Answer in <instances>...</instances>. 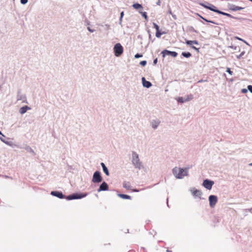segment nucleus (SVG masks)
<instances>
[{
    "mask_svg": "<svg viewBox=\"0 0 252 252\" xmlns=\"http://www.w3.org/2000/svg\"><path fill=\"white\" fill-rule=\"evenodd\" d=\"M188 169L174 167L172 170V173L177 179H182L184 176L188 175Z\"/></svg>",
    "mask_w": 252,
    "mask_h": 252,
    "instance_id": "nucleus-1",
    "label": "nucleus"
},
{
    "mask_svg": "<svg viewBox=\"0 0 252 252\" xmlns=\"http://www.w3.org/2000/svg\"><path fill=\"white\" fill-rule=\"evenodd\" d=\"M131 162L135 168L141 169L143 168L142 162L140 161L139 156L135 152L132 153Z\"/></svg>",
    "mask_w": 252,
    "mask_h": 252,
    "instance_id": "nucleus-2",
    "label": "nucleus"
},
{
    "mask_svg": "<svg viewBox=\"0 0 252 252\" xmlns=\"http://www.w3.org/2000/svg\"><path fill=\"white\" fill-rule=\"evenodd\" d=\"M87 195V193H72L69 195H68L66 197V199L68 200H73V199H81L86 197Z\"/></svg>",
    "mask_w": 252,
    "mask_h": 252,
    "instance_id": "nucleus-3",
    "label": "nucleus"
},
{
    "mask_svg": "<svg viewBox=\"0 0 252 252\" xmlns=\"http://www.w3.org/2000/svg\"><path fill=\"white\" fill-rule=\"evenodd\" d=\"M113 50L116 57H120L124 52L123 47L119 43H116L114 45Z\"/></svg>",
    "mask_w": 252,
    "mask_h": 252,
    "instance_id": "nucleus-4",
    "label": "nucleus"
},
{
    "mask_svg": "<svg viewBox=\"0 0 252 252\" xmlns=\"http://www.w3.org/2000/svg\"><path fill=\"white\" fill-rule=\"evenodd\" d=\"M102 180V178L101 176L100 172L98 171H96L94 172L93 176L92 182L94 183H100Z\"/></svg>",
    "mask_w": 252,
    "mask_h": 252,
    "instance_id": "nucleus-5",
    "label": "nucleus"
},
{
    "mask_svg": "<svg viewBox=\"0 0 252 252\" xmlns=\"http://www.w3.org/2000/svg\"><path fill=\"white\" fill-rule=\"evenodd\" d=\"M209 204L211 208H214L218 201V197L214 195H210L209 196Z\"/></svg>",
    "mask_w": 252,
    "mask_h": 252,
    "instance_id": "nucleus-6",
    "label": "nucleus"
},
{
    "mask_svg": "<svg viewBox=\"0 0 252 252\" xmlns=\"http://www.w3.org/2000/svg\"><path fill=\"white\" fill-rule=\"evenodd\" d=\"M192 195L195 198L198 197L201 198L202 192L200 190L194 188H190L189 189Z\"/></svg>",
    "mask_w": 252,
    "mask_h": 252,
    "instance_id": "nucleus-7",
    "label": "nucleus"
},
{
    "mask_svg": "<svg viewBox=\"0 0 252 252\" xmlns=\"http://www.w3.org/2000/svg\"><path fill=\"white\" fill-rule=\"evenodd\" d=\"M214 184V183L213 181L208 179H205L203 181L202 185L205 188L210 190L212 189Z\"/></svg>",
    "mask_w": 252,
    "mask_h": 252,
    "instance_id": "nucleus-8",
    "label": "nucleus"
},
{
    "mask_svg": "<svg viewBox=\"0 0 252 252\" xmlns=\"http://www.w3.org/2000/svg\"><path fill=\"white\" fill-rule=\"evenodd\" d=\"M162 57L164 58L166 55L171 56L173 57H177L178 54L175 51H170L167 50H164L161 52Z\"/></svg>",
    "mask_w": 252,
    "mask_h": 252,
    "instance_id": "nucleus-9",
    "label": "nucleus"
},
{
    "mask_svg": "<svg viewBox=\"0 0 252 252\" xmlns=\"http://www.w3.org/2000/svg\"><path fill=\"white\" fill-rule=\"evenodd\" d=\"M51 194L53 196L57 197L59 198L62 199V198H66V197L63 194V193L61 191H52L51 192Z\"/></svg>",
    "mask_w": 252,
    "mask_h": 252,
    "instance_id": "nucleus-10",
    "label": "nucleus"
},
{
    "mask_svg": "<svg viewBox=\"0 0 252 252\" xmlns=\"http://www.w3.org/2000/svg\"><path fill=\"white\" fill-rule=\"evenodd\" d=\"M17 100H21L23 102H24L26 100V95L22 94L21 90H19L17 93Z\"/></svg>",
    "mask_w": 252,
    "mask_h": 252,
    "instance_id": "nucleus-11",
    "label": "nucleus"
},
{
    "mask_svg": "<svg viewBox=\"0 0 252 252\" xmlns=\"http://www.w3.org/2000/svg\"><path fill=\"white\" fill-rule=\"evenodd\" d=\"M109 189L108 184L105 182H103L98 189V192L108 190Z\"/></svg>",
    "mask_w": 252,
    "mask_h": 252,
    "instance_id": "nucleus-12",
    "label": "nucleus"
},
{
    "mask_svg": "<svg viewBox=\"0 0 252 252\" xmlns=\"http://www.w3.org/2000/svg\"><path fill=\"white\" fill-rule=\"evenodd\" d=\"M160 123V121L159 120H153L151 122V126L153 128L156 129L158 128Z\"/></svg>",
    "mask_w": 252,
    "mask_h": 252,
    "instance_id": "nucleus-13",
    "label": "nucleus"
},
{
    "mask_svg": "<svg viewBox=\"0 0 252 252\" xmlns=\"http://www.w3.org/2000/svg\"><path fill=\"white\" fill-rule=\"evenodd\" d=\"M142 81L143 87L146 88H149L152 85V83L150 81H147L144 77L142 78Z\"/></svg>",
    "mask_w": 252,
    "mask_h": 252,
    "instance_id": "nucleus-14",
    "label": "nucleus"
},
{
    "mask_svg": "<svg viewBox=\"0 0 252 252\" xmlns=\"http://www.w3.org/2000/svg\"><path fill=\"white\" fill-rule=\"evenodd\" d=\"M229 8L231 10H232L233 11H236L238 10H242L244 8L240 6H236L234 4H230L229 5Z\"/></svg>",
    "mask_w": 252,
    "mask_h": 252,
    "instance_id": "nucleus-15",
    "label": "nucleus"
},
{
    "mask_svg": "<svg viewBox=\"0 0 252 252\" xmlns=\"http://www.w3.org/2000/svg\"><path fill=\"white\" fill-rule=\"evenodd\" d=\"M209 5L208 7V9L210 10L211 11H212L213 12H216L217 13H219L220 10L217 9L216 7L212 4H209Z\"/></svg>",
    "mask_w": 252,
    "mask_h": 252,
    "instance_id": "nucleus-16",
    "label": "nucleus"
},
{
    "mask_svg": "<svg viewBox=\"0 0 252 252\" xmlns=\"http://www.w3.org/2000/svg\"><path fill=\"white\" fill-rule=\"evenodd\" d=\"M100 165L102 168L103 172L107 176H108L109 175V170L107 167L106 166L105 164L103 162H101Z\"/></svg>",
    "mask_w": 252,
    "mask_h": 252,
    "instance_id": "nucleus-17",
    "label": "nucleus"
},
{
    "mask_svg": "<svg viewBox=\"0 0 252 252\" xmlns=\"http://www.w3.org/2000/svg\"><path fill=\"white\" fill-rule=\"evenodd\" d=\"M186 43L188 45H190V46H192V44H193L195 45H198L199 44L198 41L197 40H189L187 39H186Z\"/></svg>",
    "mask_w": 252,
    "mask_h": 252,
    "instance_id": "nucleus-18",
    "label": "nucleus"
},
{
    "mask_svg": "<svg viewBox=\"0 0 252 252\" xmlns=\"http://www.w3.org/2000/svg\"><path fill=\"white\" fill-rule=\"evenodd\" d=\"M3 137H0V140L2 142H3L4 143H5V144H6V145H7L8 146H13V144L12 141L6 140Z\"/></svg>",
    "mask_w": 252,
    "mask_h": 252,
    "instance_id": "nucleus-19",
    "label": "nucleus"
},
{
    "mask_svg": "<svg viewBox=\"0 0 252 252\" xmlns=\"http://www.w3.org/2000/svg\"><path fill=\"white\" fill-rule=\"evenodd\" d=\"M24 149L26 151H27L29 153H31L32 155H35V153L34 152V151L29 146H26Z\"/></svg>",
    "mask_w": 252,
    "mask_h": 252,
    "instance_id": "nucleus-20",
    "label": "nucleus"
},
{
    "mask_svg": "<svg viewBox=\"0 0 252 252\" xmlns=\"http://www.w3.org/2000/svg\"><path fill=\"white\" fill-rule=\"evenodd\" d=\"M118 196L124 199H131V198L130 196L124 194L118 193Z\"/></svg>",
    "mask_w": 252,
    "mask_h": 252,
    "instance_id": "nucleus-21",
    "label": "nucleus"
},
{
    "mask_svg": "<svg viewBox=\"0 0 252 252\" xmlns=\"http://www.w3.org/2000/svg\"><path fill=\"white\" fill-rule=\"evenodd\" d=\"M123 186L124 188L126 189L129 190L131 189V185L129 182H124L123 184Z\"/></svg>",
    "mask_w": 252,
    "mask_h": 252,
    "instance_id": "nucleus-22",
    "label": "nucleus"
},
{
    "mask_svg": "<svg viewBox=\"0 0 252 252\" xmlns=\"http://www.w3.org/2000/svg\"><path fill=\"white\" fill-rule=\"evenodd\" d=\"M29 109H30V108L27 106H23L20 109L19 112L21 114H23L25 113Z\"/></svg>",
    "mask_w": 252,
    "mask_h": 252,
    "instance_id": "nucleus-23",
    "label": "nucleus"
},
{
    "mask_svg": "<svg viewBox=\"0 0 252 252\" xmlns=\"http://www.w3.org/2000/svg\"><path fill=\"white\" fill-rule=\"evenodd\" d=\"M219 14H221L222 15L226 16H227L228 17H230V18H233V19H237V18L236 17H235L232 16L231 15H230V14H228L227 13H225V12H222V11H221L220 10L219 11Z\"/></svg>",
    "mask_w": 252,
    "mask_h": 252,
    "instance_id": "nucleus-24",
    "label": "nucleus"
},
{
    "mask_svg": "<svg viewBox=\"0 0 252 252\" xmlns=\"http://www.w3.org/2000/svg\"><path fill=\"white\" fill-rule=\"evenodd\" d=\"M132 7L135 9H143V6L141 4L138 3H135L132 5Z\"/></svg>",
    "mask_w": 252,
    "mask_h": 252,
    "instance_id": "nucleus-25",
    "label": "nucleus"
},
{
    "mask_svg": "<svg viewBox=\"0 0 252 252\" xmlns=\"http://www.w3.org/2000/svg\"><path fill=\"white\" fill-rule=\"evenodd\" d=\"M196 15L197 16H198L199 17H200L202 19H203V20H204L205 21H206V22H207L208 23H213V24L218 25V24H217L215 22H214L213 21L208 20L205 19V18L203 17L202 16H201L200 14H199L198 13H197Z\"/></svg>",
    "mask_w": 252,
    "mask_h": 252,
    "instance_id": "nucleus-26",
    "label": "nucleus"
},
{
    "mask_svg": "<svg viewBox=\"0 0 252 252\" xmlns=\"http://www.w3.org/2000/svg\"><path fill=\"white\" fill-rule=\"evenodd\" d=\"M182 55L187 58H189L191 56V54L189 52H183L182 53Z\"/></svg>",
    "mask_w": 252,
    "mask_h": 252,
    "instance_id": "nucleus-27",
    "label": "nucleus"
},
{
    "mask_svg": "<svg viewBox=\"0 0 252 252\" xmlns=\"http://www.w3.org/2000/svg\"><path fill=\"white\" fill-rule=\"evenodd\" d=\"M176 99L177 100V101L178 102H180V103H184V102H186L185 99L183 97H178L176 98Z\"/></svg>",
    "mask_w": 252,
    "mask_h": 252,
    "instance_id": "nucleus-28",
    "label": "nucleus"
},
{
    "mask_svg": "<svg viewBox=\"0 0 252 252\" xmlns=\"http://www.w3.org/2000/svg\"><path fill=\"white\" fill-rule=\"evenodd\" d=\"M184 99H185L186 102L188 101L193 99V95L190 94L189 95H187V97H185Z\"/></svg>",
    "mask_w": 252,
    "mask_h": 252,
    "instance_id": "nucleus-29",
    "label": "nucleus"
},
{
    "mask_svg": "<svg viewBox=\"0 0 252 252\" xmlns=\"http://www.w3.org/2000/svg\"><path fill=\"white\" fill-rule=\"evenodd\" d=\"M139 12L141 14V15L146 19L147 20L148 19V16L147 15V13L146 12H142V11H139Z\"/></svg>",
    "mask_w": 252,
    "mask_h": 252,
    "instance_id": "nucleus-30",
    "label": "nucleus"
},
{
    "mask_svg": "<svg viewBox=\"0 0 252 252\" xmlns=\"http://www.w3.org/2000/svg\"><path fill=\"white\" fill-rule=\"evenodd\" d=\"M163 33H161L160 32H159V30H158V31H156V36L158 38H159L161 36V34H162Z\"/></svg>",
    "mask_w": 252,
    "mask_h": 252,
    "instance_id": "nucleus-31",
    "label": "nucleus"
},
{
    "mask_svg": "<svg viewBox=\"0 0 252 252\" xmlns=\"http://www.w3.org/2000/svg\"><path fill=\"white\" fill-rule=\"evenodd\" d=\"M154 28L156 29V31L159 30V26L155 23H153Z\"/></svg>",
    "mask_w": 252,
    "mask_h": 252,
    "instance_id": "nucleus-32",
    "label": "nucleus"
},
{
    "mask_svg": "<svg viewBox=\"0 0 252 252\" xmlns=\"http://www.w3.org/2000/svg\"><path fill=\"white\" fill-rule=\"evenodd\" d=\"M147 64V61H142L140 62V64L142 66H145Z\"/></svg>",
    "mask_w": 252,
    "mask_h": 252,
    "instance_id": "nucleus-33",
    "label": "nucleus"
},
{
    "mask_svg": "<svg viewBox=\"0 0 252 252\" xmlns=\"http://www.w3.org/2000/svg\"><path fill=\"white\" fill-rule=\"evenodd\" d=\"M134 57H135V58L136 59H138L139 58L142 57V55L137 53V54L135 55Z\"/></svg>",
    "mask_w": 252,
    "mask_h": 252,
    "instance_id": "nucleus-34",
    "label": "nucleus"
},
{
    "mask_svg": "<svg viewBox=\"0 0 252 252\" xmlns=\"http://www.w3.org/2000/svg\"><path fill=\"white\" fill-rule=\"evenodd\" d=\"M28 1V0H20V2L22 4H26Z\"/></svg>",
    "mask_w": 252,
    "mask_h": 252,
    "instance_id": "nucleus-35",
    "label": "nucleus"
},
{
    "mask_svg": "<svg viewBox=\"0 0 252 252\" xmlns=\"http://www.w3.org/2000/svg\"><path fill=\"white\" fill-rule=\"evenodd\" d=\"M245 54V52H242L239 55L237 56V59H240Z\"/></svg>",
    "mask_w": 252,
    "mask_h": 252,
    "instance_id": "nucleus-36",
    "label": "nucleus"
},
{
    "mask_svg": "<svg viewBox=\"0 0 252 252\" xmlns=\"http://www.w3.org/2000/svg\"><path fill=\"white\" fill-rule=\"evenodd\" d=\"M226 72H228L229 74L232 75L233 72L231 71L229 67L227 68Z\"/></svg>",
    "mask_w": 252,
    "mask_h": 252,
    "instance_id": "nucleus-37",
    "label": "nucleus"
},
{
    "mask_svg": "<svg viewBox=\"0 0 252 252\" xmlns=\"http://www.w3.org/2000/svg\"><path fill=\"white\" fill-rule=\"evenodd\" d=\"M248 90H249V91L251 93H252V85H249L248 86Z\"/></svg>",
    "mask_w": 252,
    "mask_h": 252,
    "instance_id": "nucleus-38",
    "label": "nucleus"
},
{
    "mask_svg": "<svg viewBox=\"0 0 252 252\" xmlns=\"http://www.w3.org/2000/svg\"><path fill=\"white\" fill-rule=\"evenodd\" d=\"M190 47H191V48H192L193 49L197 51L198 52H199V48H197L195 47L194 46H191Z\"/></svg>",
    "mask_w": 252,
    "mask_h": 252,
    "instance_id": "nucleus-39",
    "label": "nucleus"
},
{
    "mask_svg": "<svg viewBox=\"0 0 252 252\" xmlns=\"http://www.w3.org/2000/svg\"><path fill=\"white\" fill-rule=\"evenodd\" d=\"M248 92V90L246 89H243L241 90V92L243 94L246 93Z\"/></svg>",
    "mask_w": 252,
    "mask_h": 252,
    "instance_id": "nucleus-40",
    "label": "nucleus"
},
{
    "mask_svg": "<svg viewBox=\"0 0 252 252\" xmlns=\"http://www.w3.org/2000/svg\"><path fill=\"white\" fill-rule=\"evenodd\" d=\"M87 29L91 32H93L94 31V30L92 29L90 27H88Z\"/></svg>",
    "mask_w": 252,
    "mask_h": 252,
    "instance_id": "nucleus-41",
    "label": "nucleus"
},
{
    "mask_svg": "<svg viewBox=\"0 0 252 252\" xmlns=\"http://www.w3.org/2000/svg\"><path fill=\"white\" fill-rule=\"evenodd\" d=\"M200 4L207 9H208V7L209 6L208 5L205 4L204 3H200Z\"/></svg>",
    "mask_w": 252,
    "mask_h": 252,
    "instance_id": "nucleus-42",
    "label": "nucleus"
},
{
    "mask_svg": "<svg viewBox=\"0 0 252 252\" xmlns=\"http://www.w3.org/2000/svg\"><path fill=\"white\" fill-rule=\"evenodd\" d=\"M236 38L240 40V41H243V42H244L245 43H246L247 44H248L247 42H246L245 40H244L243 39H242V38H239L238 37H236Z\"/></svg>",
    "mask_w": 252,
    "mask_h": 252,
    "instance_id": "nucleus-43",
    "label": "nucleus"
},
{
    "mask_svg": "<svg viewBox=\"0 0 252 252\" xmlns=\"http://www.w3.org/2000/svg\"><path fill=\"white\" fill-rule=\"evenodd\" d=\"M157 63H158V59H157V58H156V59H155L154 60L153 64H154V65H156V64Z\"/></svg>",
    "mask_w": 252,
    "mask_h": 252,
    "instance_id": "nucleus-44",
    "label": "nucleus"
},
{
    "mask_svg": "<svg viewBox=\"0 0 252 252\" xmlns=\"http://www.w3.org/2000/svg\"><path fill=\"white\" fill-rule=\"evenodd\" d=\"M245 211H246V212H247L249 211L252 213V208L251 209H246Z\"/></svg>",
    "mask_w": 252,
    "mask_h": 252,
    "instance_id": "nucleus-45",
    "label": "nucleus"
},
{
    "mask_svg": "<svg viewBox=\"0 0 252 252\" xmlns=\"http://www.w3.org/2000/svg\"><path fill=\"white\" fill-rule=\"evenodd\" d=\"M124 15V12L123 11L121 12V14H120V17H121V19H123Z\"/></svg>",
    "mask_w": 252,
    "mask_h": 252,
    "instance_id": "nucleus-46",
    "label": "nucleus"
},
{
    "mask_svg": "<svg viewBox=\"0 0 252 252\" xmlns=\"http://www.w3.org/2000/svg\"><path fill=\"white\" fill-rule=\"evenodd\" d=\"M229 48H231L234 50H236L237 47L233 46H229Z\"/></svg>",
    "mask_w": 252,
    "mask_h": 252,
    "instance_id": "nucleus-47",
    "label": "nucleus"
},
{
    "mask_svg": "<svg viewBox=\"0 0 252 252\" xmlns=\"http://www.w3.org/2000/svg\"><path fill=\"white\" fill-rule=\"evenodd\" d=\"M172 15V17H173L175 20L177 19V17H176V16L175 15H174V14H172V15Z\"/></svg>",
    "mask_w": 252,
    "mask_h": 252,
    "instance_id": "nucleus-48",
    "label": "nucleus"
},
{
    "mask_svg": "<svg viewBox=\"0 0 252 252\" xmlns=\"http://www.w3.org/2000/svg\"><path fill=\"white\" fill-rule=\"evenodd\" d=\"M205 81H206V80H200L198 81V83H201V82H205Z\"/></svg>",
    "mask_w": 252,
    "mask_h": 252,
    "instance_id": "nucleus-49",
    "label": "nucleus"
},
{
    "mask_svg": "<svg viewBox=\"0 0 252 252\" xmlns=\"http://www.w3.org/2000/svg\"><path fill=\"white\" fill-rule=\"evenodd\" d=\"M122 19H121V17L120 18V19H119V24L120 25H121L122 24Z\"/></svg>",
    "mask_w": 252,
    "mask_h": 252,
    "instance_id": "nucleus-50",
    "label": "nucleus"
},
{
    "mask_svg": "<svg viewBox=\"0 0 252 252\" xmlns=\"http://www.w3.org/2000/svg\"><path fill=\"white\" fill-rule=\"evenodd\" d=\"M157 4L158 5H160V1L159 0H158V1L157 2Z\"/></svg>",
    "mask_w": 252,
    "mask_h": 252,
    "instance_id": "nucleus-51",
    "label": "nucleus"
},
{
    "mask_svg": "<svg viewBox=\"0 0 252 252\" xmlns=\"http://www.w3.org/2000/svg\"><path fill=\"white\" fill-rule=\"evenodd\" d=\"M0 134L2 136V137H4V138H5V136L1 133V132L0 131Z\"/></svg>",
    "mask_w": 252,
    "mask_h": 252,
    "instance_id": "nucleus-52",
    "label": "nucleus"
},
{
    "mask_svg": "<svg viewBox=\"0 0 252 252\" xmlns=\"http://www.w3.org/2000/svg\"><path fill=\"white\" fill-rule=\"evenodd\" d=\"M168 13H169L170 14H171V15H172V14H173V13H172V11H171V10H169Z\"/></svg>",
    "mask_w": 252,
    "mask_h": 252,
    "instance_id": "nucleus-53",
    "label": "nucleus"
},
{
    "mask_svg": "<svg viewBox=\"0 0 252 252\" xmlns=\"http://www.w3.org/2000/svg\"><path fill=\"white\" fill-rule=\"evenodd\" d=\"M133 191H134V192H138V190L137 189H134Z\"/></svg>",
    "mask_w": 252,
    "mask_h": 252,
    "instance_id": "nucleus-54",
    "label": "nucleus"
},
{
    "mask_svg": "<svg viewBox=\"0 0 252 252\" xmlns=\"http://www.w3.org/2000/svg\"><path fill=\"white\" fill-rule=\"evenodd\" d=\"M166 252H171V251H169V250H166Z\"/></svg>",
    "mask_w": 252,
    "mask_h": 252,
    "instance_id": "nucleus-55",
    "label": "nucleus"
},
{
    "mask_svg": "<svg viewBox=\"0 0 252 252\" xmlns=\"http://www.w3.org/2000/svg\"><path fill=\"white\" fill-rule=\"evenodd\" d=\"M168 198H167V205L168 206Z\"/></svg>",
    "mask_w": 252,
    "mask_h": 252,
    "instance_id": "nucleus-56",
    "label": "nucleus"
},
{
    "mask_svg": "<svg viewBox=\"0 0 252 252\" xmlns=\"http://www.w3.org/2000/svg\"><path fill=\"white\" fill-rule=\"evenodd\" d=\"M249 165H250V166H252V162L251 163H250V164H249Z\"/></svg>",
    "mask_w": 252,
    "mask_h": 252,
    "instance_id": "nucleus-57",
    "label": "nucleus"
},
{
    "mask_svg": "<svg viewBox=\"0 0 252 252\" xmlns=\"http://www.w3.org/2000/svg\"><path fill=\"white\" fill-rule=\"evenodd\" d=\"M149 38H151V35L150 34H149Z\"/></svg>",
    "mask_w": 252,
    "mask_h": 252,
    "instance_id": "nucleus-58",
    "label": "nucleus"
},
{
    "mask_svg": "<svg viewBox=\"0 0 252 252\" xmlns=\"http://www.w3.org/2000/svg\"><path fill=\"white\" fill-rule=\"evenodd\" d=\"M249 0L251 1H252V0Z\"/></svg>",
    "mask_w": 252,
    "mask_h": 252,
    "instance_id": "nucleus-59",
    "label": "nucleus"
}]
</instances>
